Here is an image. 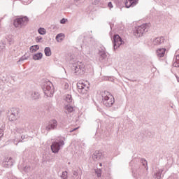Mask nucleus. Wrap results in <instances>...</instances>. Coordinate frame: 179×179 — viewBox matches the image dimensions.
<instances>
[{
  "instance_id": "nucleus-1",
  "label": "nucleus",
  "mask_w": 179,
  "mask_h": 179,
  "mask_svg": "<svg viewBox=\"0 0 179 179\" xmlns=\"http://www.w3.org/2000/svg\"><path fill=\"white\" fill-rule=\"evenodd\" d=\"M149 31V24H143L141 26L136 27L134 30V35L136 37H142L144 33H148Z\"/></svg>"
},
{
  "instance_id": "nucleus-2",
  "label": "nucleus",
  "mask_w": 179,
  "mask_h": 179,
  "mask_svg": "<svg viewBox=\"0 0 179 179\" xmlns=\"http://www.w3.org/2000/svg\"><path fill=\"white\" fill-rule=\"evenodd\" d=\"M72 70L74 71V75L76 76H82V75H85V72H86V69L81 62L74 63L72 66Z\"/></svg>"
},
{
  "instance_id": "nucleus-3",
  "label": "nucleus",
  "mask_w": 179,
  "mask_h": 179,
  "mask_svg": "<svg viewBox=\"0 0 179 179\" xmlns=\"http://www.w3.org/2000/svg\"><path fill=\"white\" fill-rule=\"evenodd\" d=\"M104 94H106V96H102V101L103 105H105L106 107H112L114 103H115V99H114L113 94H111V93L108 92V91H105Z\"/></svg>"
},
{
  "instance_id": "nucleus-4",
  "label": "nucleus",
  "mask_w": 179,
  "mask_h": 179,
  "mask_svg": "<svg viewBox=\"0 0 179 179\" xmlns=\"http://www.w3.org/2000/svg\"><path fill=\"white\" fill-rule=\"evenodd\" d=\"M52 87V83L50 80H46L41 86L42 90H43V93L45 96L48 97H52L54 94V92L51 89Z\"/></svg>"
},
{
  "instance_id": "nucleus-5",
  "label": "nucleus",
  "mask_w": 179,
  "mask_h": 179,
  "mask_svg": "<svg viewBox=\"0 0 179 179\" xmlns=\"http://www.w3.org/2000/svg\"><path fill=\"white\" fill-rule=\"evenodd\" d=\"M112 42H113V51H116L123 44L125 43L124 41L122 40V38L119 34H114L113 38H112Z\"/></svg>"
},
{
  "instance_id": "nucleus-6",
  "label": "nucleus",
  "mask_w": 179,
  "mask_h": 179,
  "mask_svg": "<svg viewBox=\"0 0 179 179\" xmlns=\"http://www.w3.org/2000/svg\"><path fill=\"white\" fill-rule=\"evenodd\" d=\"M64 145H65L64 140H60L59 142L54 141L50 145V149L53 153L57 154L58 152H59L61 148H62Z\"/></svg>"
},
{
  "instance_id": "nucleus-7",
  "label": "nucleus",
  "mask_w": 179,
  "mask_h": 179,
  "mask_svg": "<svg viewBox=\"0 0 179 179\" xmlns=\"http://www.w3.org/2000/svg\"><path fill=\"white\" fill-rule=\"evenodd\" d=\"M27 22H29V17L27 16L16 18L13 24L15 27H22V26H26L27 24Z\"/></svg>"
},
{
  "instance_id": "nucleus-8",
  "label": "nucleus",
  "mask_w": 179,
  "mask_h": 179,
  "mask_svg": "<svg viewBox=\"0 0 179 179\" xmlns=\"http://www.w3.org/2000/svg\"><path fill=\"white\" fill-rule=\"evenodd\" d=\"M58 126V122L55 119L50 120L45 127V131L50 132V131H54V129H57V127Z\"/></svg>"
},
{
  "instance_id": "nucleus-9",
  "label": "nucleus",
  "mask_w": 179,
  "mask_h": 179,
  "mask_svg": "<svg viewBox=\"0 0 179 179\" xmlns=\"http://www.w3.org/2000/svg\"><path fill=\"white\" fill-rule=\"evenodd\" d=\"M77 87L80 94H86V92L89 90V87L86 86L84 83H78Z\"/></svg>"
},
{
  "instance_id": "nucleus-10",
  "label": "nucleus",
  "mask_w": 179,
  "mask_h": 179,
  "mask_svg": "<svg viewBox=\"0 0 179 179\" xmlns=\"http://www.w3.org/2000/svg\"><path fill=\"white\" fill-rule=\"evenodd\" d=\"M104 158V153L96 150L94 153L92 155V159L94 162H97V160H101V159Z\"/></svg>"
},
{
  "instance_id": "nucleus-11",
  "label": "nucleus",
  "mask_w": 179,
  "mask_h": 179,
  "mask_svg": "<svg viewBox=\"0 0 179 179\" xmlns=\"http://www.w3.org/2000/svg\"><path fill=\"white\" fill-rule=\"evenodd\" d=\"M138 2H139V0H126L124 5L126 8H129L138 5Z\"/></svg>"
},
{
  "instance_id": "nucleus-12",
  "label": "nucleus",
  "mask_w": 179,
  "mask_h": 179,
  "mask_svg": "<svg viewBox=\"0 0 179 179\" xmlns=\"http://www.w3.org/2000/svg\"><path fill=\"white\" fill-rule=\"evenodd\" d=\"M164 36L157 37L153 40L154 45H162V44H164Z\"/></svg>"
},
{
  "instance_id": "nucleus-13",
  "label": "nucleus",
  "mask_w": 179,
  "mask_h": 179,
  "mask_svg": "<svg viewBox=\"0 0 179 179\" xmlns=\"http://www.w3.org/2000/svg\"><path fill=\"white\" fill-rule=\"evenodd\" d=\"M10 113L14 115L17 119L20 118V109L17 108H12L10 109Z\"/></svg>"
},
{
  "instance_id": "nucleus-14",
  "label": "nucleus",
  "mask_w": 179,
  "mask_h": 179,
  "mask_svg": "<svg viewBox=\"0 0 179 179\" xmlns=\"http://www.w3.org/2000/svg\"><path fill=\"white\" fill-rule=\"evenodd\" d=\"M12 160V157H9L6 159V161L3 162V165L6 167L7 169H9V167H11V166H13V163L10 162Z\"/></svg>"
},
{
  "instance_id": "nucleus-15",
  "label": "nucleus",
  "mask_w": 179,
  "mask_h": 179,
  "mask_svg": "<svg viewBox=\"0 0 179 179\" xmlns=\"http://www.w3.org/2000/svg\"><path fill=\"white\" fill-rule=\"evenodd\" d=\"M166 54V48H159L157 50V55L159 58H163L164 57V55Z\"/></svg>"
},
{
  "instance_id": "nucleus-16",
  "label": "nucleus",
  "mask_w": 179,
  "mask_h": 179,
  "mask_svg": "<svg viewBox=\"0 0 179 179\" xmlns=\"http://www.w3.org/2000/svg\"><path fill=\"white\" fill-rule=\"evenodd\" d=\"M43 59V53L41 52L35 53L32 56V59H34V61H40V59Z\"/></svg>"
},
{
  "instance_id": "nucleus-17",
  "label": "nucleus",
  "mask_w": 179,
  "mask_h": 179,
  "mask_svg": "<svg viewBox=\"0 0 179 179\" xmlns=\"http://www.w3.org/2000/svg\"><path fill=\"white\" fill-rule=\"evenodd\" d=\"M31 97L32 100H39V99H41V95H40L39 92H33L31 94Z\"/></svg>"
},
{
  "instance_id": "nucleus-18",
  "label": "nucleus",
  "mask_w": 179,
  "mask_h": 179,
  "mask_svg": "<svg viewBox=\"0 0 179 179\" xmlns=\"http://www.w3.org/2000/svg\"><path fill=\"white\" fill-rule=\"evenodd\" d=\"M40 50V46L38 45H34L29 48L30 52H36Z\"/></svg>"
},
{
  "instance_id": "nucleus-19",
  "label": "nucleus",
  "mask_w": 179,
  "mask_h": 179,
  "mask_svg": "<svg viewBox=\"0 0 179 179\" xmlns=\"http://www.w3.org/2000/svg\"><path fill=\"white\" fill-rule=\"evenodd\" d=\"M27 53H25L24 55H23L20 58V59L17 62L18 65H22V62H23V61H26V59H29V56H27Z\"/></svg>"
},
{
  "instance_id": "nucleus-20",
  "label": "nucleus",
  "mask_w": 179,
  "mask_h": 179,
  "mask_svg": "<svg viewBox=\"0 0 179 179\" xmlns=\"http://www.w3.org/2000/svg\"><path fill=\"white\" fill-rule=\"evenodd\" d=\"M44 52H45V55L46 57H51V55L52 54L51 52V48H50V47L45 48Z\"/></svg>"
},
{
  "instance_id": "nucleus-21",
  "label": "nucleus",
  "mask_w": 179,
  "mask_h": 179,
  "mask_svg": "<svg viewBox=\"0 0 179 179\" xmlns=\"http://www.w3.org/2000/svg\"><path fill=\"white\" fill-rule=\"evenodd\" d=\"M163 173V170L160 169L157 173L154 174V177L156 179H161L162 178V173Z\"/></svg>"
},
{
  "instance_id": "nucleus-22",
  "label": "nucleus",
  "mask_w": 179,
  "mask_h": 179,
  "mask_svg": "<svg viewBox=\"0 0 179 179\" xmlns=\"http://www.w3.org/2000/svg\"><path fill=\"white\" fill-rule=\"evenodd\" d=\"M78 171H73V178L72 179H81L82 178L79 176Z\"/></svg>"
},
{
  "instance_id": "nucleus-23",
  "label": "nucleus",
  "mask_w": 179,
  "mask_h": 179,
  "mask_svg": "<svg viewBox=\"0 0 179 179\" xmlns=\"http://www.w3.org/2000/svg\"><path fill=\"white\" fill-rule=\"evenodd\" d=\"M38 33L41 34V36H45V34H47V31L43 27H39Z\"/></svg>"
},
{
  "instance_id": "nucleus-24",
  "label": "nucleus",
  "mask_w": 179,
  "mask_h": 179,
  "mask_svg": "<svg viewBox=\"0 0 179 179\" xmlns=\"http://www.w3.org/2000/svg\"><path fill=\"white\" fill-rule=\"evenodd\" d=\"M65 37V34H63V33H60V34H58L57 36H56V40L57 41H59V38H60V41H62V40H64L63 38Z\"/></svg>"
},
{
  "instance_id": "nucleus-25",
  "label": "nucleus",
  "mask_w": 179,
  "mask_h": 179,
  "mask_svg": "<svg viewBox=\"0 0 179 179\" xmlns=\"http://www.w3.org/2000/svg\"><path fill=\"white\" fill-rule=\"evenodd\" d=\"M99 55H100L101 58H102V59H106V58L107 57V54H106V52H104L103 50H99Z\"/></svg>"
},
{
  "instance_id": "nucleus-26",
  "label": "nucleus",
  "mask_w": 179,
  "mask_h": 179,
  "mask_svg": "<svg viewBox=\"0 0 179 179\" xmlns=\"http://www.w3.org/2000/svg\"><path fill=\"white\" fill-rule=\"evenodd\" d=\"M8 120L10 122L16 121V120H17V117L15 116L13 114H12L11 113L10 115H8Z\"/></svg>"
},
{
  "instance_id": "nucleus-27",
  "label": "nucleus",
  "mask_w": 179,
  "mask_h": 179,
  "mask_svg": "<svg viewBox=\"0 0 179 179\" xmlns=\"http://www.w3.org/2000/svg\"><path fill=\"white\" fill-rule=\"evenodd\" d=\"M65 110H66L68 113H73V106L71 105H66Z\"/></svg>"
},
{
  "instance_id": "nucleus-28",
  "label": "nucleus",
  "mask_w": 179,
  "mask_h": 179,
  "mask_svg": "<svg viewBox=\"0 0 179 179\" xmlns=\"http://www.w3.org/2000/svg\"><path fill=\"white\" fill-rule=\"evenodd\" d=\"M64 100L67 102V103H72V95L71 94H66L65 96Z\"/></svg>"
},
{
  "instance_id": "nucleus-29",
  "label": "nucleus",
  "mask_w": 179,
  "mask_h": 179,
  "mask_svg": "<svg viewBox=\"0 0 179 179\" xmlns=\"http://www.w3.org/2000/svg\"><path fill=\"white\" fill-rule=\"evenodd\" d=\"M141 163L146 169V170H148V161H146V159H145L143 158H141Z\"/></svg>"
},
{
  "instance_id": "nucleus-30",
  "label": "nucleus",
  "mask_w": 179,
  "mask_h": 179,
  "mask_svg": "<svg viewBox=\"0 0 179 179\" xmlns=\"http://www.w3.org/2000/svg\"><path fill=\"white\" fill-rule=\"evenodd\" d=\"M61 178L62 179H68V172L66 171L62 172Z\"/></svg>"
},
{
  "instance_id": "nucleus-31",
  "label": "nucleus",
  "mask_w": 179,
  "mask_h": 179,
  "mask_svg": "<svg viewBox=\"0 0 179 179\" xmlns=\"http://www.w3.org/2000/svg\"><path fill=\"white\" fill-rule=\"evenodd\" d=\"M95 173L98 178L101 177V169H95Z\"/></svg>"
},
{
  "instance_id": "nucleus-32",
  "label": "nucleus",
  "mask_w": 179,
  "mask_h": 179,
  "mask_svg": "<svg viewBox=\"0 0 179 179\" xmlns=\"http://www.w3.org/2000/svg\"><path fill=\"white\" fill-rule=\"evenodd\" d=\"M66 22H68V19H66V18H62V20H60L61 24H65V23H66Z\"/></svg>"
},
{
  "instance_id": "nucleus-33",
  "label": "nucleus",
  "mask_w": 179,
  "mask_h": 179,
  "mask_svg": "<svg viewBox=\"0 0 179 179\" xmlns=\"http://www.w3.org/2000/svg\"><path fill=\"white\" fill-rule=\"evenodd\" d=\"M41 40H43V37L41 36H37L36 38V41L37 43H41Z\"/></svg>"
},
{
  "instance_id": "nucleus-34",
  "label": "nucleus",
  "mask_w": 179,
  "mask_h": 179,
  "mask_svg": "<svg viewBox=\"0 0 179 179\" xmlns=\"http://www.w3.org/2000/svg\"><path fill=\"white\" fill-rule=\"evenodd\" d=\"M92 5H99L100 0H92Z\"/></svg>"
},
{
  "instance_id": "nucleus-35",
  "label": "nucleus",
  "mask_w": 179,
  "mask_h": 179,
  "mask_svg": "<svg viewBox=\"0 0 179 179\" xmlns=\"http://www.w3.org/2000/svg\"><path fill=\"white\" fill-rule=\"evenodd\" d=\"M16 132H17V134H23V129L17 128V129H16Z\"/></svg>"
},
{
  "instance_id": "nucleus-36",
  "label": "nucleus",
  "mask_w": 179,
  "mask_h": 179,
  "mask_svg": "<svg viewBox=\"0 0 179 179\" xmlns=\"http://www.w3.org/2000/svg\"><path fill=\"white\" fill-rule=\"evenodd\" d=\"M108 8H110V9L113 8V3L111 1L108 3Z\"/></svg>"
},
{
  "instance_id": "nucleus-37",
  "label": "nucleus",
  "mask_w": 179,
  "mask_h": 179,
  "mask_svg": "<svg viewBox=\"0 0 179 179\" xmlns=\"http://www.w3.org/2000/svg\"><path fill=\"white\" fill-rule=\"evenodd\" d=\"M147 136H148L149 138H152L153 136V133L150 132V131H148L147 133Z\"/></svg>"
},
{
  "instance_id": "nucleus-38",
  "label": "nucleus",
  "mask_w": 179,
  "mask_h": 179,
  "mask_svg": "<svg viewBox=\"0 0 179 179\" xmlns=\"http://www.w3.org/2000/svg\"><path fill=\"white\" fill-rule=\"evenodd\" d=\"M173 66H174L175 68H179V64L177 62H175L173 64Z\"/></svg>"
},
{
  "instance_id": "nucleus-39",
  "label": "nucleus",
  "mask_w": 179,
  "mask_h": 179,
  "mask_svg": "<svg viewBox=\"0 0 179 179\" xmlns=\"http://www.w3.org/2000/svg\"><path fill=\"white\" fill-rule=\"evenodd\" d=\"M26 138H27V136L22 135V136H21V139H22V140H19L18 142H22V141H23L24 139H26Z\"/></svg>"
},
{
  "instance_id": "nucleus-40",
  "label": "nucleus",
  "mask_w": 179,
  "mask_h": 179,
  "mask_svg": "<svg viewBox=\"0 0 179 179\" xmlns=\"http://www.w3.org/2000/svg\"><path fill=\"white\" fill-rule=\"evenodd\" d=\"M3 136V129H0V138Z\"/></svg>"
},
{
  "instance_id": "nucleus-41",
  "label": "nucleus",
  "mask_w": 179,
  "mask_h": 179,
  "mask_svg": "<svg viewBox=\"0 0 179 179\" xmlns=\"http://www.w3.org/2000/svg\"><path fill=\"white\" fill-rule=\"evenodd\" d=\"M5 43L3 42L0 43V47H1V48H5Z\"/></svg>"
},
{
  "instance_id": "nucleus-42",
  "label": "nucleus",
  "mask_w": 179,
  "mask_h": 179,
  "mask_svg": "<svg viewBox=\"0 0 179 179\" xmlns=\"http://www.w3.org/2000/svg\"><path fill=\"white\" fill-rule=\"evenodd\" d=\"M176 62L179 64V55H176Z\"/></svg>"
},
{
  "instance_id": "nucleus-43",
  "label": "nucleus",
  "mask_w": 179,
  "mask_h": 179,
  "mask_svg": "<svg viewBox=\"0 0 179 179\" xmlns=\"http://www.w3.org/2000/svg\"><path fill=\"white\" fill-rule=\"evenodd\" d=\"M27 169H29V166H25L24 167V171L25 173H27Z\"/></svg>"
},
{
  "instance_id": "nucleus-44",
  "label": "nucleus",
  "mask_w": 179,
  "mask_h": 179,
  "mask_svg": "<svg viewBox=\"0 0 179 179\" xmlns=\"http://www.w3.org/2000/svg\"><path fill=\"white\" fill-rule=\"evenodd\" d=\"M78 128H79V127H76V128H74V129L70 130V132L72 133V132L76 131V129H78Z\"/></svg>"
},
{
  "instance_id": "nucleus-45",
  "label": "nucleus",
  "mask_w": 179,
  "mask_h": 179,
  "mask_svg": "<svg viewBox=\"0 0 179 179\" xmlns=\"http://www.w3.org/2000/svg\"><path fill=\"white\" fill-rule=\"evenodd\" d=\"M129 80L130 82H136V80Z\"/></svg>"
},
{
  "instance_id": "nucleus-46",
  "label": "nucleus",
  "mask_w": 179,
  "mask_h": 179,
  "mask_svg": "<svg viewBox=\"0 0 179 179\" xmlns=\"http://www.w3.org/2000/svg\"><path fill=\"white\" fill-rule=\"evenodd\" d=\"M176 79L178 80V82H179V77L176 76Z\"/></svg>"
},
{
  "instance_id": "nucleus-47",
  "label": "nucleus",
  "mask_w": 179,
  "mask_h": 179,
  "mask_svg": "<svg viewBox=\"0 0 179 179\" xmlns=\"http://www.w3.org/2000/svg\"><path fill=\"white\" fill-rule=\"evenodd\" d=\"M99 166L101 167L103 166V164L102 163H100L99 164Z\"/></svg>"
},
{
  "instance_id": "nucleus-48",
  "label": "nucleus",
  "mask_w": 179,
  "mask_h": 179,
  "mask_svg": "<svg viewBox=\"0 0 179 179\" xmlns=\"http://www.w3.org/2000/svg\"><path fill=\"white\" fill-rule=\"evenodd\" d=\"M8 113H10V110H8L7 114H8Z\"/></svg>"
},
{
  "instance_id": "nucleus-49",
  "label": "nucleus",
  "mask_w": 179,
  "mask_h": 179,
  "mask_svg": "<svg viewBox=\"0 0 179 179\" xmlns=\"http://www.w3.org/2000/svg\"><path fill=\"white\" fill-rule=\"evenodd\" d=\"M110 81H113V78H110Z\"/></svg>"
},
{
  "instance_id": "nucleus-50",
  "label": "nucleus",
  "mask_w": 179,
  "mask_h": 179,
  "mask_svg": "<svg viewBox=\"0 0 179 179\" xmlns=\"http://www.w3.org/2000/svg\"><path fill=\"white\" fill-rule=\"evenodd\" d=\"M74 1H79V0H74Z\"/></svg>"
}]
</instances>
